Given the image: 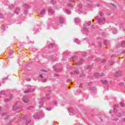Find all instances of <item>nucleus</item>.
Returning <instances> with one entry per match:
<instances>
[{"label": "nucleus", "instance_id": "nucleus-1", "mask_svg": "<svg viewBox=\"0 0 125 125\" xmlns=\"http://www.w3.org/2000/svg\"><path fill=\"white\" fill-rule=\"evenodd\" d=\"M22 101L24 103H27V102H29V100L27 98H23L22 99Z\"/></svg>", "mask_w": 125, "mask_h": 125}, {"label": "nucleus", "instance_id": "nucleus-2", "mask_svg": "<svg viewBox=\"0 0 125 125\" xmlns=\"http://www.w3.org/2000/svg\"><path fill=\"white\" fill-rule=\"evenodd\" d=\"M49 13H51V14H53L54 13V11L51 9L49 10Z\"/></svg>", "mask_w": 125, "mask_h": 125}, {"label": "nucleus", "instance_id": "nucleus-3", "mask_svg": "<svg viewBox=\"0 0 125 125\" xmlns=\"http://www.w3.org/2000/svg\"><path fill=\"white\" fill-rule=\"evenodd\" d=\"M44 12H45V9L42 10V11L40 12V14H43Z\"/></svg>", "mask_w": 125, "mask_h": 125}, {"label": "nucleus", "instance_id": "nucleus-4", "mask_svg": "<svg viewBox=\"0 0 125 125\" xmlns=\"http://www.w3.org/2000/svg\"><path fill=\"white\" fill-rule=\"evenodd\" d=\"M120 105L121 107H125V104L123 103H121Z\"/></svg>", "mask_w": 125, "mask_h": 125}, {"label": "nucleus", "instance_id": "nucleus-5", "mask_svg": "<svg viewBox=\"0 0 125 125\" xmlns=\"http://www.w3.org/2000/svg\"><path fill=\"white\" fill-rule=\"evenodd\" d=\"M102 83H107V80H103Z\"/></svg>", "mask_w": 125, "mask_h": 125}, {"label": "nucleus", "instance_id": "nucleus-6", "mask_svg": "<svg viewBox=\"0 0 125 125\" xmlns=\"http://www.w3.org/2000/svg\"><path fill=\"white\" fill-rule=\"evenodd\" d=\"M43 82H46V79H43Z\"/></svg>", "mask_w": 125, "mask_h": 125}, {"label": "nucleus", "instance_id": "nucleus-7", "mask_svg": "<svg viewBox=\"0 0 125 125\" xmlns=\"http://www.w3.org/2000/svg\"><path fill=\"white\" fill-rule=\"evenodd\" d=\"M42 72H46L45 70H41Z\"/></svg>", "mask_w": 125, "mask_h": 125}, {"label": "nucleus", "instance_id": "nucleus-8", "mask_svg": "<svg viewBox=\"0 0 125 125\" xmlns=\"http://www.w3.org/2000/svg\"><path fill=\"white\" fill-rule=\"evenodd\" d=\"M39 77H42V74H40Z\"/></svg>", "mask_w": 125, "mask_h": 125}, {"label": "nucleus", "instance_id": "nucleus-9", "mask_svg": "<svg viewBox=\"0 0 125 125\" xmlns=\"http://www.w3.org/2000/svg\"><path fill=\"white\" fill-rule=\"evenodd\" d=\"M28 7V5L27 4H26L25 5V7Z\"/></svg>", "mask_w": 125, "mask_h": 125}, {"label": "nucleus", "instance_id": "nucleus-10", "mask_svg": "<svg viewBox=\"0 0 125 125\" xmlns=\"http://www.w3.org/2000/svg\"><path fill=\"white\" fill-rule=\"evenodd\" d=\"M6 100V101H9V99H7Z\"/></svg>", "mask_w": 125, "mask_h": 125}, {"label": "nucleus", "instance_id": "nucleus-11", "mask_svg": "<svg viewBox=\"0 0 125 125\" xmlns=\"http://www.w3.org/2000/svg\"><path fill=\"white\" fill-rule=\"evenodd\" d=\"M101 21V19H99V21Z\"/></svg>", "mask_w": 125, "mask_h": 125}, {"label": "nucleus", "instance_id": "nucleus-12", "mask_svg": "<svg viewBox=\"0 0 125 125\" xmlns=\"http://www.w3.org/2000/svg\"><path fill=\"white\" fill-rule=\"evenodd\" d=\"M78 73H79V72H76V74H78Z\"/></svg>", "mask_w": 125, "mask_h": 125}, {"label": "nucleus", "instance_id": "nucleus-13", "mask_svg": "<svg viewBox=\"0 0 125 125\" xmlns=\"http://www.w3.org/2000/svg\"><path fill=\"white\" fill-rule=\"evenodd\" d=\"M85 30L87 31V29H85Z\"/></svg>", "mask_w": 125, "mask_h": 125}]
</instances>
